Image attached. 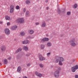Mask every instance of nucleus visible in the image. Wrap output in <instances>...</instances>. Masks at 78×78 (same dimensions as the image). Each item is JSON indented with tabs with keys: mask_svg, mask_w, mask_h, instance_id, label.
Segmentation results:
<instances>
[{
	"mask_svg": "<svg viewBox=\"0 0 78 78\" xmlns=\"http://www.w3.org/2000/svg\"><path fill=\"white\" fill-rule=\"evenodd\" d=\"M17 22L18 23H22L24 22V19L23 18H20L17 20Z\"/></svg>",
	"mask_w": 78,
	"mask_h": 78,
	"instance_id": "5",
	"label": "nucleus"
},
{
	"mask_svg": "<svg viewBox=\"0 0 78 78\" xmlns=\"http://www.w3.org/2000/svg\"><path fill=\"white\" fill-rule=\"evenodd\" d=\"M41 26V27H45L46 26V22L45 21H43Z\"/></svg>",
	"mask_w": 78,
	"mask_h": 78,
	"instance_id": "9",
	"label": "nucleus"
},
{
	"mask_svg": "<svg viewBox=\"0 0 78 78\" xmlns=\"http://www.w3.org/2000/svg\"><path fill=\"white\" fill-rule=\"evenodd\" d=\"M5 19L6 20H9L10 19V17L8 16H5Z\"/></svg>",
	"mask_w": 78,
	"mask_h": 78,
	"instance_id": "21",
	"label": "nucleus"
},
{
	"mask_svg": "<svg viewBox=\"0 0 78 78\" xmlns=\"http://www.w3.org/2000/svg\"><path fill=\"white\" fill-rule=\"evenodd\" d=\"M46 9H47V10L48 9V7H47L46 8Z\"/></svg>",
	"mask_w": 78,
	"mask_h": 78,
	"instance_id": "48",
	"label": "nucleus"
},
{
	"mask_svg": "<svg viewBox=\"0 0 78 78\" xmlns=\"http://www.w3.org/2000/svg\"><path fill=\"white\" fill-rule=\"evenodd\" d=\"M48 2V0H46L45 1V2L46 3H47V2Z\"/></svg>",
	"mask_w": 78,
	"mask_h": 78,
	"instance_id": "46",
	"label": "nucleus"
},
{
	"mask_svg": "<svg viewBox=\"0 0 78 78\" xmlns=\"http://www.w3.org/2000/svg\"><path fill=\"white\" fill-rule=\"evenodd\" d=\"M47 45L48 47H50V46H51V43H48Z\"/></svg>",
	"mask_w": 78,
	"mask_h": 78,
	"instance_id": "25",
	"label": "nucleus"
},
{
	"mask_svg": "<svg viewBox=\"0 0 78 78\" xmlns=\"http://www.w3.org/2000/svg\"><path fill=\"white\" fill-rule=\"evenodd\" d=\"M41 42H47V41H48V39H41Z\"/></svg>",
	"mask_w": 78,
	"mask_h": 78,
	"instance_id": "19",
	"label": "nucleus"
},
{
	"mask_svg": "<svg viewBox=\"0 0 78 78\" xmlns=\"http://www.w3.org/2000/svg\"><path fill=\"white\" fill-rule=\"evenodd\" d=\"M7 25L8 26V25H11V24L9 22H8L7 23Z\"/></svg>",
	"mask_w": 78,
	"mask_h": 78,
	"instance_id": "35",
	"label": "nucleus"
},
{
	"mask_svg": "<svg viewBox=\"0 0 78 78\" xmlns=\"http://www.w3.org/2000/svg\"><path fill=\"white\" fill-rule=\"evenodd\" d=\"M59 71L58 70H56V71H55L54 75L55 78H58L59 77Z\"/></svg>",
	"mask_w": 78,
	"mask_h": 78,
	"instance_id": "3",
	"label": "nucleus"
},
{
	"mask_svg": "<svg viewBox=\"0 0 78 78\" xmlns=\"http://www.w3.org/2000/svg\"><path fill=\"white\" fill-rule=\"evenodd\" d=\"M0 66H2V63H0Z\"/></svg>",
	"mask_w": 78,
	"mask_h": 78,
	"instance_id": "50",
	"label": "nucleus"
},
{
	"mask_svg": "<svg viewBox=\"0 0 78 78\" xmlns=\"http://www.w3.org/2000/svg\"><path fill=\"white\" fill-rule=\"evenodd\" d=\"M30 43V41H29L27 40L25 41V44H28Z\"/></svg>",
	"mask_w": 78,
	"mask_h": 78,
	"instance_id": "23",
	"label": "nucleus"
},
{
	"mask_svg": "<svg viewBox=\"0 0 78 78\" xmlns=\"http://www.w3.org/2000/svg\"><path fill=\"white\" fill-rule=\"evenodd\" d=\"M36 25H39V23H36Z\"/></svg>",
	"mask_w": 78,
	"mask_h": 78,
	"instance_id": "41",
	"label": "nucleus"
},
{
	"mask_svg": "<svg viewBox=\"0 0 78 78\" xmlns=\"http://www.w3.org/2000/svg\"><path fill=\"white\" fill-rule=\"evenodd\" d=\"M28 32L29 34H33V33H34V31L33 30H29L28 31Z\"/></svg>",
	"mask_w": 78,
	"mask_h": 78,
	"instance_id": "12",
	"label": "nucleus"
},
{
	"mask_svg": "<svg viewBox=\"0 0 78 78\" xmlns=\"http://www.w3.org/2000/svg\"><path fill=\"white\" fill-rule=\"evenodd\" d=\"M62 12H64V10L63 11H62Z\"/></svg>",
	"mask_w": 78,
	"mask_h": 78,
	"instance_id": "51",
	"label": "nucleus"
},
{
	"mask_svg": "<svg viewBox=\"0 0 78 78\" xmlns=\"http://www.w3.org/2000/svg\"><path fill=\"white\" fill-rule=\"evenodd\" d=\"M16 8L17 9H20V7H19V5L16 6Z\"/></svg>",
	"mask_w": 78,
	"mask_h": 78,
	"instance_id": "28",
	"label": "nucleus"
},
{
	"mask_svg": "<svg viewBox=\"0 0 78 78\" xmlns=\"http://www.w3.org/2000/svg\"><path fill=\"white\" fill-rule=\"evenodd\" d=\"M61 36H62V37H63V36H64V34H62L61 35Z\"/></svg>",
	"mask_w": 78,
	"mask_h": 78,
	"instance_id": "47",
	"label": "nucleus"
},
{
	"mask_svg": "<svg viewBox=\"0 0 78 78\" xmlns=\"http://www.w3.org/2000/svg\"><path fill=\"white\" fill-rule=\"evenodd\" d=\"M14 6L13 5H11L10 7V12L12 13L14 9Z\"/></svg>",
	"mask_w": 78,
	"mask_h": 78,
	"instance_id": "6",
	"label": "nucleus"
},
{
	"mask_svg": "<svg viewBox=\"0 0 78 78\" xmlns=\"http://www.w3.org/2000/svg\"><path fill=\"white\" fill-rule=\"evenodd\" d=\"M0 39H1V38H0Z\"/></svg>",
	"mask_w": 78,
	"mask_h": 78,
	"instance_id": "52",
	"label": "nucleus"
},
{
	"mask_svg": "<svg viewBox=\"0 0 78 78\" xmlns=\"http://www.w3.org/2000/svg\"><path fill=\"white\" fill-rule=\"evenodd\" d=\"M4 64H8V60L7 59H5L4 60Z\"/></svg>",
	"mask_w": 78,
	"mask_h": 78,
	"instance_id": "16",
	"label": "nucleus"
},
{
	"mask_svg": "<svg viewBox=\"0 0 78 78\" xmlns=\"http://www.w3.org/2000/svg\"><path fill=\"white\" fill-rule=\"evenodd\" d=\"M22 43H23V44H26V43H25V41H23L22 42Z\"/></svg>",
	"mask_w": 78,
	"mask_h": 78,
	"instance_id": "36",
	"label": "nucleus"
},
{
	"mask_svg": "<svg viewBox=\"0 0 78 78\" xmlns=\"http://www.w3.org/2000/svg\"><path fill=\"white\" fill-rule=\"evenodd\" d=\"M75 59H73L72 60V62H75Z\"/></svg>",
	"mask_w": 78,
	"mask_h": 78,
	"instance_id": "42",
	"label": "nucleus"
},
{
	"mask_svg": "<svg viewBox=\"0 0 78 78\" xmlns=\"http://www.w3.org/2000/svg\"><path fill=\"white\" fill-rule=\"evenodd\" d=\"M23 78H28L27 76H24Z\"/></svg>",
	"mask_w": 78,
	"mask_h": 78,
	"instance_id": "45",
	"label": "nucleus"
},
{
	"mask_svg": "<svg viewBox=\"0 0 78 78\" xmlns=\"http://www.w3.org/2000/svg\"><path fill=\"white\" fill-rule=\"evenodd\" d=\"M44 48V45H41V49H43Z\"/></svg>",
	"mask_w": 78,
	"mask_h": 78,
	"instance_id": "33",
	"label": "nucleus"
},
{
	"mask_svg": "<svg viewBox=\"0 0 78 78\" xmlns=\"http://www.w3.org/2000/svg\"><path fill=\"white\" fill-rule=\"evenodd\" d=\"M17 28V26L15 25L12 27V29L13 30H16Z\"/></svg>",
	"mask_w": 78,
	"mask_h": 78,
	"instance_id": "15",
	"label": "nucleus"
},
{
	"mask_svg": "<svg viewBox=\"0 0 78 78\" xmlns=\"http://www.w3.org/2000/svg\"><path fill=\"white\" fill-rule=\"evenodd\" d=\"M70 13L71 12H68L67 13V15L68 16H69V15H70Z\"/></svg>",
	"mask_w": 78,
	"mask_h": 78,
	"instance_id": "31",
	"label": "nucleus"
},
{
	"mask_svg": "<svg viewBox=\"0 0 78 78\" xmlns=\"http://www.w3.org/2000/svg\"><path fill=\"white\" fill-rule=\"evenodd\" d=\"M50 52H49L47 54V55L48 56H50Z\"/></svg>",
	"mask_w": 78,
	"mask_h": 78,
	"instance_id": "34",
	"label": "nucleus"
},
{
	"mask_svg": "<svg viewBox=\"0 0 78 78\" xmlns=\"http://www.w3.org/2000/svg\"><path fill=\"white\" fill-rule=\"evenodd\" d=\"M55 62L58 63L59 62V64L60 66L63 65V63H62V62L64 61V58H63L57 56L55 57Z\"/></svg>",
	"mask_w": 78,
	"mask_h": 78,
	"instance_id": "1",
	"label": "nucleus"
},
{
	"mask_svg": "<svg viewBox=\"0 0 78 78\" xmlns=\"http://www.w3.org/2000/svg\"><path fill=\"white\" fill-rule=\"evenodd\" d=\"M20 34L22 36H23L25 34V33L24 32H22L20 33Z\"/></svg>",
	"mask_w": 78,
	"mask_h": 78,
	"instance_id": "18",
	"label": "nucleus"
},
{
	"mask_svg": "<svg viewBox=\"0 0 78 78\" xmlns=\"http://www.w3.org/2000/svg\"><path fill=\"white\" fill-rule=\"evenodd\" d=\"M5 34L7 35L9 34H10V30L8 28H6L5 30Z\"/></svg>",
	"mask_w": 78,
	"mask_h": 78,
	"instance_id": "7",
	"label": "nucleus"
},
{
	"mask_svg": "<svg viewBox=\"0 0 78 78\" xmlns=\"http://www.w3.org/2000/svg\"><path fill=\"white\" fill-rule=\"evenodd\" d=\"M35 75L39 77H41L42 76V75L39 73H38L37 72H35Z\"/></svg>",
	"mask_w": 78,
	"mask_h": 78,
	"instance_id": "10",
	"label": "nucleus"
},
{
	"mask_svg": "<svg viewBox=\"0 0 78 78\" xmlns=\"http://www.w3.org/2000/svg\"><path fill=\"white\" fill-rule=\"evenodd\" d=\"M33 38H34V37H30V36H29L28 37H27V39H33Z\"/></svg>",
	"mask_w": 78,
	"mask_h": 78,
	"instance_id": "27",
	"label": "nucleus"
},
{
	"mask_svg": "<svg viewBox=\"0 0 78 78\" xmlns=\"http://www.w3.org/2000/svg\"><path fill=\"white\" fill-rule=\"evenodd\" d=\"M57 12H58V14H60V12H61V10H60V9H58Z\"/></svg>",
	"mask_w": 78,
	"mask_h": 78,
	"instance_id": "30",
	"label": "nucleus"
},
{
	"mask_svg": "<svg viewBox=\"0 0 78 78\" xmlns=\"http://www.w3.org/2000/svg\"><path fill=\"white\" fill-rule=\"evenodd\" d=\"M57 68L58 69V70H58L59 71V70H61V67H59V66H58L57 67Z\"/></svg>",
	"mask_w": 78,
	"mask_h": 78,
	"instance_id": "29",
	"label": "nucleus"
},
{
	"mask_svg": "<svg viewBox=\"0 0 78 78\" xmlns=\"http://www.w3.org/2000/svg\"><path fill=\"white\" fill-rule=\"evenodd\" d=\"M75 78H78V75H76V76H75Z\"/></svg>",
	"mask_w": 78,
	"mask_h": 78,
	"instance_id": "39",
	"label": "nucleus"
},
{
	"mask_svg": "<svg viewBox=\"0 0 78 78\" xmlns=\"http://www.w3.org/2000/svg\"><path fill=\"white\" fill-rule=\"evenodd\" d=\"M21 70H22V69L21 68V67H20V66H19V67H18L17 69V71L18 72H20V73Z\"/></svg>",
	"mask_w": 78,
	"mask_h": 78,
	"instance_id": "13",
	"label": "nucleus"
},
{
	"mask_svg": "<svg viewBox=\"0 0 78 78\" xmlns=\"http://www.w3.org/2000/svg\"><path fill=\"white\" fill-rule=\"evenodd\" d=\"M22 51V49H21V48H19L16 51V53H17L18 52H19V51Z\"/></svg>",
	"mask_w": 78,
	"mask_h": 78,
	"instance_id": "20",
	"label": "nucleus"
},
{
	"mask_svg": "<svg viewBox=\"0 0 78 78\" xmlns=\"http://www.w3.org/2000/svg\"><path fill=\"white\" fill-rule=\"evenodd\" d=\"M30 16V12L29 11H27L26 12V17H28Z\"/></svg>",
	"mask_w": 78,
	"mask_h": 78,
	"instance_id": "14",
	"label": "nucleus"
},
{
	"mask_svg": "<svg viewBox=\"0 0 78 78\" xmlns=\"http://www.w3.org/2000/svg\"><path fill=\"white\" fill-rule=\"evenodd\" d=\"M1 49L2 51H4L6 50V47L5 46H2L1 47Z\"/></svg>",
	"mask_w": 78,
	"mask_h": 78,
	"instance_id": "11",
	"label": "nucleus"
},
{
	"mask_svg": "<svg viewBox=\"0 0 78 78\" xmlns=\"http://www.w3.org/2000/svg\"><path fill=\"white\" fill-rule=\"evenodd\" d=\"M77 4H75L73 6V8H74V9H76V8H77Z\"/></svg>",
	"mask_w": 78,
	"mask_h": 78,
	"instance_id": "17",
	"label": "nucleus"
},
{
	"mask_svg": "<svg viewBox=\"0 0 78 78\" xmlns=\"http://www.w3.org/2000/svg\"><path fill=\"white\" fill-rule=\"evenodd\" d=\"M69 42L72 47H74L76 45V44L75 43L76 42V41L75 39L71 40L69 41Z\"/></svg>",
	"mask_w": 78,
	"mask_h": 78,
	"instance_id": "2",
	"label": "nucleus"
},
{
	"mask_svg": "<svg viewBox=\"0 0 78 78\" xmlns=\"http://www.w3.org/2000/svg\"><path fill=\"white\" fill-rule=\"evenodd\" d=\"M46 36H47V37H48V34H46Z\"/></svg>",
	"mask_w": 78,
	"mask_h": 78,
	"instance_id": "49",
	"label": "nucleus"
},
{
	"mask_svg": "<svg viewBox=\"0 0 78 78\" xmlns=\"http://www.w3.org/2000/svg\"><path fill=\"white\" fill-rule=\"evenodd\" d=\"M39 66L40 67H41V68H42V67H44V65H43V64H40Z\"/></svg>",
	"mask_w": 78,
	"mask_h": 78,
	"instance_id": "26",
	"label": "nucleus"
},
{
	"mask_svg": "<svg viewBox=\"0 0 78 78\" xmlns=\"http://www.w3.org/2000/svg\"><path fill=\"white\" fill-rule=\"evenodd\" d=\"M78 69V66L76 65L73 66L71 68V70L73 72H75L76 71V70H77Z\"/></svg>",
	"mask_w": 78,
	"mask_h": 78,
	"instance_id": "4",
	"label": "nucleus"
},
{
	"mask_svg": "<svg viewBox=\"0 0 78 78\" xmlns=\"http://www.w3.org/2000/svg\"><path fill=\"white\" fill-rule=\"evenodd\" d=\"M43 39H48V38L44 37L43 38Z\"/></svg>",
	"mask_w": 78,
	"mask_h": 78,
	"instance_id": "38",
	"label": "nucleus"
},
{
	"mask_svg": "<svg viewBox=\"0 0 78 78\" xmlns=\"http://www.w3.org/2000/svg\"><path fill=\"white\" fill-rule=\"evenodd\" d=\"M3 23V22L2 21H0V24H2Z\"/></svg>",
	"mask_w": 78,
	"mask_h": 78,
	"instance_id": "44",
	"label": "nucleus"
},
{
	"mask_svg": "<svg viewBox=\"0 0 78 78\" xmlns=\"http://www.w3.org/2000/svg\"><path fill=\"white\" fill-rule=\"evenodd\" d=\"M26 11V9L25 8H24L23 9V12H25Z\"/></svg>",
	"mask_w": 78,
	"mask_h": 78,
	"instance_id": "43",
	"label": "nucleus"
},
{
	"mask_svg": "<svg viewBox=\"0 0 78 78\" xmlns=\"http://www.w3.org/2000/svg\"><path fill=\"white\" fill-rule=\"evenodd\" d=\"M11 57H10L8 58L7 59H8L9 60H10V59H11Z\"/></svg>",
	"mask_w": 78,
	"mask_h": 78,
	"instance_id": "37",
	"label": "nucleus"
},
{
	"mask_svg": "<svg viewBox=\"0 0 78 78\" xmlns=\"http://www.w3.org/2000/svg\"><path fill=\"white\" fill-rule=\"evenodd\" d=\"M31 64V63H29L27 64V66L28 67H30V65Z\"/></svg>",
	"mask_w": 78,
	"mask_h": 78,
	"instance_id": "32",
	"label": "nucleus"
},
{
	"mask_svg": "<svg viewBox=\"0 0 78 78\" xmlns=\"http://www.w3.org/2000/svg\"><path fill=\"white\" fill-rule=\"evenodd\" d=\"M30 55V54H27L26 55V56H29Z\"/></svg>",
	"mask_w": 78,
	"mask_h": 78,
	"instance_id": "40",
	"label": "nucleus"
},
{
	"mask_svg": "<svg viewBox=\"0 0 78 78\" xmlns=\"http://www.w3.org/2000/svg\"><path fill=\"white\" fill-rule=\"evenodd\" d=\"M26 3L27 4H29V3H30V1L28 0H27L26 1Z\"/></svg>",
	"mask_w": 78,
	"mask_h": 78,
	"instance_id": "24",
	"label": "nucleus"
},
{
	"mask_svg": "<svg viewBox=\"0 0 78 78\" xmlns=\"http://www.w3.org/2000/svg\"><path fill=\"white\" fill-rule=\"evenodd\" d=\"M39 58L40 61H44L45 60V58L41 55H39Z\"/></svg>",
	"mask_w": 78,
	"mask_h": 78,
	"instance_id": "8",
	"label": "nucleus"
},
{
	"mask_svg": "<svg viewBox=\"0 0 78 78\" xmlns=\"http://www.w3.org/2000/svg\"><path fill=\"white\" fill-rule=\"evenodd\" d=\"M23 48L25 50H28V47L26 46H24Z\"/></svg>",
	"mask_w": 78,
	"mask_h": 78,
	"instance_id": "22",
	"label": "nucleus"
}]
</instances>
